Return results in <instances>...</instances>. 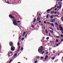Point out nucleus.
Returning <instances> with one entry per match:
<instances>
[{
  "label": "nucleus",
  "mask_w": 63,
  "mask_h": 63,
  "mask_svg": "<svg viewBox=\"0 0 63 63\" xmlns=\"http://www.w3.org/2000/svg\"><path fill=\"white\" fill-rule=\"evenodd\" d=\"M56 38H58L59 39V38H60V37L59 36H56Z\"/></svg>",
  "instance_id": "nucleus-27"
},
{
  "label": "nucleus",
  "mask_w": 63,
  "mask_h": 63,
  "mask_svg": "<svg viewBox=\"0 0 63 63\" xmlns=\"http://www.w3.org/2000/svg\"><path fill=\"white\" fill-rule=\"evenodd\" d=\"M57 13H56V12H55L54 14H56Z\"/></svg>",
  "instance_id": "nucleus-57"
},
{
  "label": "nucleus",
  "mask_w": 63,
  "mask_h": 63,
  "mask_svg": "<svg viewBox=\"0 0 63 63\" xmlns=\"http://www.w3.org/2000/svg\"><path fill=\"white\" fill-rule=\"evenodd\" d=\"M50 32H51V33H53V31L52 30H50Z\"/></svg>",
  "instance_id": "nucleus-31"
},
{
  "label": "nucleus",
  "mask_w": 63,
  "mask_h": 63,
  "mask_svg": "<svg viewBox=\"0 0 63 63\" xmlns=\"http://www.w3.org/2000/svg\"><path fill=\"white\" fill-rule=\"evenodd\" d=\"M57 8L55 9V11H56V10H57Z\"/></svg>",
  "instance_id": "nucleus-44"
},
{
  "label": "nucleus",
  "mask_w": 63,
  "mask_h": 63,
  "mask_svg": "<svg viewBox=\"0 0 63 63\" xmlns=\"http://www.w3.org/2000/svg\"><path fill=\"white\" fill-rule=\"evenodd\" d=\"M44 30L45 29V27H44Z\"/></svg>",
  "instance_id": "nucleus-61"
},
{
  "label": "nucleus",
  "mask_w": 63,
  "mask_h": 63,
  "mask_svg": "<svg viewBox=\"0 0 63 63\" xmlns=\"http://www.w3.org/2000/svg\"><path fill=\"white\" fill-rule=\"evenodd\" d=\"M48 57V56L47 55H46V56L45 57V60H47V58Z\"/></svg>",
  "instance_id": "nucleus-10"
},
{
  "label": "nucleus",
  "mask_w": 63,
  "mask_h": 63,
  "mask_svg": "<svg viewBox=\"0 0 63 63\" xmlns=\"http://www.w3.org/2000/svg\"><path fill=\"white\" fill-rule=\"evenodd\" d=\"M32 27H34V26L32 25Z\"/></svg>",
  "instance_id": "nucleus-41"
},
{
  "label": "nucleus",
  "mask_w": 63,
  "mask_h": 63,
  "mask_svg": "<svg viewBox=\"0 0 63 63\" xmlns=\"http://www.w3.org/2000/svg\"><path fill=\"white\" fill-rule=\"evenodd\" d=\"M54 16L53 15L51 16L52 17V16H55V17H56V16Z\"/></svg>",
  "instance_id": "nucleus-24"
},
{
  "label": "nucleus",
  "mask_w": 63,
  "mask_h": 63,
  "mask_svg": "<svg viewBox=\"0 0 63 63\" xmlns=\"http://www.w3.org/2000/svg\"><path fill=\"white\" fill-rule=\"evenodd\" d=\"M37 21H38L40 20V17L39 16H38L37 17Z\"/></svg>",
  "instance_id": "nucleus-9"
},
{
  "label": "nucleus",
  "mask_w": 63,
  "mask_h": 63,
  "mask_svg": "<svg viewBox=\"0 0 63 63\" xmlns=\"http://www.w3.org/2000/svg\"><path fill=\"white\" fill-rule=\"evenodd\" d=\"M60 44H61V42H59V43H58L59 45H60Z\"/></svg>",
  "instance_id": "nucleus-51"
},
{
  "label": "nucleus",
  "mask_w": 63,
  "mask_h": 63,
  "mask_svg": "<svg viewBox=\"0 0 63 63\" xmlns=\"http://www.w3.org/2000/svg\"><path fill=\"white\" fill-rule=\"evenodd\" d=\"M45 51H43L42 52H41V53H40V54H44V53H45Z\"/></svg>",
  "instance_id": "nucleus-21"
},
{
  "label": "nucleus",
  "mask_w": 63,
  "mask_h": 63,
  "mask_svg": "<svg viewBox=\"0 0 63 63\" xmlns=\"http://www.w3.org/2000/svg\"><path fill=\"white\" fill-rule=\"evenodd\" d=\"M17 22H18V23H19L20 22V21H17Z\"/></svg>",
  "instance_id": "nucleus-49"
},
{
  "label": "nucleus",
  "mask_w": 63,
  "mask_h": 63,
  "mask_svg": "<svg viewBox=\"0 0 63 63\" xmlns=\"http://www.w3.org/2000/svg\"><path fill=\"white\" fill-rule=\"evenodd\" d=\"M59 8V6H57V8Z\"/></svg>",
  "instance_id": "nucleus-54"
},
{
  "label": "nucleus",
  "mask_w": 63,
  "mask_h": 63,
  "mask_svg": "<svg viewBox=\"0 0 63 63\" xmlns=\"http://www.w3.org/2000/svg\"><path fill=\"white\" fill-rule=\"evenodd\" d=\"M63 39H62L61 40V42H63Z\"/></svg>",
  "instance_id": "nucleus-47"
},
{
  "label": "nucleus",
  "mask_w": 63,
  "mask_h": 63,
  "mask_svg": "<svg viewBox=\"0 0 63 63\" xmlns=\"http://www.w3.org/2000/svg\"><path fill=\"white\" fill-rule=\"evenodd\" d=\"M50 11V9H48V10H47V14H49V11Z\"/></svg>",
  "instance_id": "nucleus-12"
},
{
  "label": "nucleus",
  "mask_w": 63,
  "mask_h": 63,
  "mask_svg": "<svg viewBox=\"0 0 63 63\" xmlns=\"http://www.w3.org/2000/svg\"><path fill=\"white\" fill-rule=\"evenodd\" d=\"M19 49H20V46H19V47L18 48V49L17 51V52H18V51H19Z\"/></svg>",
  "instance_id": "nucleus-20"
},
{
  "label": "nucleus",
  "mask_w": 63,
  "mask_h": 63,
  "mask_svg": "<svg viewBox=\"0 0 63 63\" xmlns=\"http://www.w3.org/2000/svg\"><path fill=\"white\" fill-rule=\"evenodd\" d=\"M8 57H9V56H12L13 55V52L11 51H9L8 52Z\"/></svg>",
  "instance_id": "nucleus-3"
},
{
  "label": "nucleus",
  "mask_w": 63,
  "mask_h": 63,
  "mask_svg": "<svg viewBox=\"0 0 63 63\" xmlns=\"http://www.w3.org/2000/svg\"><path fill=\"white\" fill-rule=\"evenodd\" d=\"M9 16L10 18L13 19H12V20L13 21V24L14 25H17V21L15 19H16L15 17H14L13 16H12V15H9Z\"/></svg>",
  "instance_id": "nucleus-1"
},
{
  "label": "nucleus",
  "mask_w": 63,
  "mask_h": 63,
  "mask_svg": "<svg viewBox=\"0 0 63 63\" xmlns=\"http://www.w3.org/2000/svg\"><path fill=\"white\" fill-rule=\"evenodd\" d=\"M44 51V47L43 46H41L39 47L38 49V51L40 53H41L42 52Z\"/></svg>",
  "instance_id": "nucleus-2"
},
{
  "label": "nucleus",
  "mask_w": 63,
  "mask_h": 63,
  "mask_svg": "<svg viewBox=\"0 0 63 63\" xmlns=\"http://www.w3.org/2000/svg\"><path fill=\"white\" fill-rule=\"evenodd\" d=\"M12 59L10 61L11 62H12Z\"/></svg>",
  "instance_id": "nucleus-62"
},
{
  "label": "nucleus",
  "mask_w": 63,
  "mask_h": 63,
  "mask_svg": "<svg viewBox=\"0 0 63 63\" xmlns=\"http://www.w3.org/2000/svg\"><path fill=\"white\" fill-rule=\"evenodd\" d=\"M23 48L22 47L21 49V50H23Z\"/></svg>",
  "instance_id": "nucleus-34"
},
{
  "label": "nucleus",
  "mask_w": 63,
  "mask_h": 63,
  "mask_svg": "<svg viewBox=\"0 0 63 63\" xmlns=\"http://www.w3.org/2000/svg\"><path fill=\"white\" fill-rule=\"evenodd\" d=\"M36 20V18H34V20H33V23H34L35 22V21Z\"/></svg>",
  "instance_id": "nucleus-15"
},
{
  "label": "nucleus",
  "mask_w": 63,
  "mask_h": 63,
  "mask_svg": "<svg viewBox=\"0 0 63 63\" xmlns=\"http://www.w3.org/2000/svg\"><path fill=\"white\" fill-rule=\"evenodd\" d=\"M59 27L61 31H62V30H63V28L62 29V26H59Z\"/></svg>",
  "instance_id": "nucleus-7"
},
{
  "label": "nucleus",
  "mask_w": 63,
  "mask_h": 63,
  "mask_svg": "<svg viewBox=\"0 0 63 63\" xmlns=\"http://www.w3.org/2000/svg\"><path fill=\"white\" fill-rule=\"evenodd\" d=\"M11 51H14L15 50V47L14 46H12L11 47Z\"/></svg>",
  "instance_id": "nucleus-4"
},
{
  "label": "nucleus",
  "mask_w": 63,
  "mask_h": 63,
  "mask_svg": "<svg viewBox=\"0 0 63 63\" xmlns=\"http://www.w3.org/2000/svg\"><path fill=\"white\" fill-rule=\"evenodd\" d=\"M48 16H49V15L48 14L47 15V16H46V18H49L48 17Z\"/></svg>",
  "instance_id": "nucleus-19"
},
{
  "label": "nucleus",
  "mask_w": 63,
  "mask_h": 63,
  "mask_svg": "<svg viewBox=\"0 0 63 63\" xmlns=\"http://www.w3.org/2000/svg\"><path fill=\"white\" fill-rule=\"evenodd\" d=\"M61 20L63 21V17H62L61 18Z\"/></svg>",
  "instance_id": "nucleus-25"
},
{
  "label": "nucleus",
  "mask_w": 63,
  "mask_h": 63,
  "mask_svg": "<svg viewBox=\"0 0 63 63\" xmlns=\"http://www.w3.org/2000/svg\"><path fill=\"white\" fill-rule=\"evenodd\" d=\"M20 44V43H17V45L18 46H19V45Z\"/></svg>",
  "instance_id": "nucleus-32"
},
{
  "label": "nucleus",
  "mask_w": 63,
  "mask_h": 63,
  "mask_svg": "<svg viewBox=\"0 0 63 63\" xmlns=\"http://www.w3.org/2000/svg\"><path fill=\"white\" fill-rule=\"evenodd\" d=\"M54 11H53L52 12H51L50 14H54Z\"/></svg>",
  "instance_id": "nucleus-16"
},
{
  "label": "nucleus",
  "mask_w": 63,
  "mask_h": 63,
  "mask_svg": "<svg viewBox=\"0 0 63 63\" xmlns=\"http://www.w3.org/2000/svg\"><path fill=\"white\" fill-rule=\"evenodd\" d=\"M27 34H26V36H25V37H27Z\"/></svg>",
  "instance_id": "nucleus-55"
},
{
  "label": "nucleus",
  "mask_w": 63,
  "mask_h": 63,
  "mask_svg": "<svg viewBox=\"0 0 63 63\" xmlns=\"http://www.w3.org/2000/svg\"><path fill=\"white\" fill-rule=\"evenodd\" d=\"M11 63V61H10L9 62V63Z\"/></svg>",
  "instance_id": "nucleus-64"
},
{
  "label": "nucleus",
  "mask_w": 63,
  "mask_h": 63,
  "mask_svg": "<svg viewBox=\"0 0 63 63\" xmlns=\"http://www.w3.org/2000/svg\"><path fill=\"white\" fill-rule=\"evenodd\" d=\"M48 52H47L46 53V55H48Z\"/></svg>",
  "instance_id": "nucleus-37"
},
{
  "label": "nucleus",
  "mask_w": 63,
  "mask_h": 63,
  "mask_svg": "<svg viewBox=\"0 0 63 63\" xmlns=\"http://www.w3.org/2000/svg\"><path fill=\"white\" fill-rule=\"evenodd\" d=\"M41 25H42V26H43V24L42 23L41 24Z\"/></svg>",
  "instance_id": "nucleus-60"
},
{
  "label": "nucleus",
  "mask_w": 63,
  "mask_h": 63,
  "mask_svg": "<svg viewBox=\"0 0 63 63\" xmlns=\"http://www.w3.org/2000/svg\"><path fill=\"white\" fill-rule=\"evenodd\" d=\"M37 59H39V58H41V57H40L39 56H36V57Z\"/></svg>",
  "instance_id": "nucleus-14"
},
{
  "label": "nucleus",
  "mask_w": 63,
  "mask_h": 63,
  "mask_svg": "<svg viewBox=\"0 0 63 63\" xmlns=\"http://www.w3.org/2000/svg\"><path fill=\"white\" fill-rule=\"evenodd\" d=\"M41 59H43V57H41Z\"/></svg>",
  "instance_id": "nucleus-53"
},
{
  "label": "nucleus",
  "mask_w": 63,
  "mask_h": 63,
  "mask_svg": "<svg viewBox=\"0 0 63 63\" xmlns=\"http://www.w3.org/2000/svg\"><path fill=\"white\" fill-rule=\"evenodd\" d=\"M21 34V35L20 36H19V40H20V39H21V35H22V34L21 33H20L19 35H20Z\"/></svg>",
  "instance_id": "nucleus-11"
},
{
  "label": "nucleus",
  "mask_w": 63,
  "mask_h": 63,
  "mask_svg": "<svg viewBox=\"0 0 63 63\" xmlns=\"http://www.w3.org/2000/svg\"><path fill=\"white\" fill-rule=\"evenodd\" d=\"M45 39V37H43L42 38V39Z\"/></svg>",
  "instance_id": "nucleus-52"
},
{
  "label": "nucleus",
  "mask_w": 63,
  "mask_h": 63,
  "mask_svg": "<svg viewBox=\"0 0 63 63\" xmlns=\"http://www.w3.org/2000/svg\"><path fill=\"white\" fill-rule=\"evenodd\" d=\"M25 33H26V32H24L23 34L22 35V36H24V35H25Z\"/></svg>",
  "instance_id": "nucleus-13"
},
{
  "label": "nucleus",
  "mask_w": 63,
  "mask_h": 63,
  "mask_svg": "<svg viewBox=\"0 0 63 63\" xmlns=\"http://www.w3.org/2000/svg\"><path fill=\"white\" fill-rule=\"evenodd\" d=\"M55 24L56 25H57V26H58V24H57V23H55Z\"/></svg>",
  "instance_id": "nucleus-33"
},
{
  "label": "nucleus",
  "mask_w": 63,
  "mask_h": 63,
  "mask_svg": "<svg viewBox=\"0 0 63 63\" xmlns=\"http://www.w3.org/2000/svg\"><path fill=\"white\" fill-rule=\"evenodd\" d=\"M50 29H51V30H53V29H52L51 28V27H50L49 28Z\"/></svg>",
  "instance_id": "nucleus-30"
},
{
  "label": "nucleus",
  "mask_w": 63,
  "mask_h": 63,
  "mask_svg": "<svg viewBox=\"0 0 63 63\" xmlns=\"http://www.w3.org/2000/svg\"><path fill=\"white\" fill-rule=\"evenodd\" d=\"M59 45L58 44H57L56 45V46H58Z\"/></svg>",
  "instance_id": "nucleus-48"
},
{
  "label": "nucleus",
  "mask_w": 63,
  "mask_h": 63,
  "mask_svg": "<svg viewBox=\"0 0 63 63\" xmlns=\"http://www.w3.org/2000/svg\"><path fill=\"white\" fill-rule=\"evenodd\" d=\"M60 37H63V35H61L60 36Z\"/></svg>",
  "instance_id": "nucleus-38"
},
{
  "label": "nucleus",
  "mask_w": 63,
  "mask_h": 63,
  "mask_svg": "<svg viewBox=\"0 0 63 63\" xmlns=\"http://www.w3.org/2000/svg\"><path fill=\"white\" fill-rule=\"evenodd\" d=\"M51 22H52V23H53V22H55V19H52L51 20Z\"/></svg>",
  "instance_id": "nucleus-8"
},
{
  "label": "nucleus",
  "mask_w": 63,
  "mask_h": 63,
  "mask_svg": "<svg viewBox=\"0 0 63 63\" xmlns=\"http://www.w3.org/2000/svg\"><path fill=\"white\" fill-rule=\"evenodd\" d=\"M24 38H22V41H23V40H24Z\"/></svg>",
  "instance_id": "nucleus-45"
},
{
  "label": "nucleus",
  "mask_w": 63,
  "mask_h": 63,
  "mask_svg": "<svg viewBox=\"0 0 63 63\" xmlns=\"http://www.w3.org/2000/svg\"><path fill=\"white\" fill-rule=\"evenodd\" d=\"M59 9H61V5H60L59 6Z\"/></svg>",
  "instance_id": "nucleus-29"
},
{
  "label": "nucleus",
  "mask_w": 63,
  "mask_h": 63,
  "mask_svg": "<svg viewBox=\"0 0 63 63\" xmlns=\"http://www.w3.org/2000/svg\"><path fill=\"white\" fill-rule=\"evenodd\" d=\"M51 55H52V56H53V54H52Z\"/></svg>",
  "instance_id": "nucleus-59"
},
{
  "label": "nucleus",
  "mask_w": 63,
  "mask_h": 63,
  "mask_svg": "<svg viewBox=\"0 0 63 63\" xmlns=\"http://www.w3.org/2000/svg\"><path fill=\"white\" fill-rule=\"evenodd\" d=\"M57 7V6L56 5H55V7H53V8H56Z\"/></svg>",
  "instance_id": "nucleus-23"
},
{
  "label": "nucleus",
  "mask_w": 63,
  "mask_h": 63,
  "mask_svg": "<svg viewBox=\"0 0 63 63\" xmlns=\"http://www.w3.org/2000/svg\"><path fill=\"white\" fill-rule=\"evenodd\" d=\"M17 55V54H15L13 56L14 57H15V56H16V55Z\"/></svg>",
  "instance_id": "nucleus-26"
},
{
  "label": "nucleus",
  "mask_w": 63,
  "mask_h": 63,
  "mask_svg": "<svg viewBox=\"0 0 63 63\" xmlns=\"http://www.w3.org/2000/svg\"><path fill=\"white\" fill-rule=\"evenodd\" d=\"M60 0H57V1H60Z\"/></svg>",
  "instance_id": "nucleus-63"
},
{
  "label": "nucleus",
  "mask_w": 63,
  "mask_h": 63,
  "mask_svg": "<svg viewBox=\"0 0 63 63\" xmlns=\"http://www.w3.org/2000/svg\"><path fill=\"white\" fill-rule=\"evenodd\" d=\"M49 37H47L46 38V39H47V40H48V39H49Z\"/></svg>",
  "instance_id": "nucleus-35"
},
{
  "label": "nucleus",
  "mask_w": 63,
  "mask_h": 63,
  "mask_svg": "<svg viewBox=\"0 0 63 63\" xmlns=\"http://www.w3.org/2000/svg\"><path fill=\"white\" fill-rule=\"evenodd\" d=\"M49 36H50V33H49Z\"/></svg>",
  "instance_id": "nucleus-42"
},
{
  "label": "nucleus",
  "mask_w": 63,
  "mask_h": 63,
  "mask_svg": "<svg viewBox=\"0 0 63 63\" xmlns=\"http://www.w3.org/2000/svg\"><path fill=\"white\" fill-rule=\"evenodd\" d=\"M56 42H59V41H58V39H56Z\"/></svg>",
  "instance_id": "nucleus-22"
},
{
  "label": "nucleus",
  "mask_w": 63,
  "mask_h": 63,
  "mask_svg": "<svg viewBox=\"0 0 63 63\" xmlns=\"http://www.w3.org/2000/svg\"><path fill=\"white\" fill-rule=\"evenodd\" d=\"M47 23L48 24H49L51 25V26H52L53 27H54V24L53 23H50V22H48Z\"/></svg>",
  "instance_id": "nucleus-5"
},
{
  "label": "nucleus",
  "mask_w": 63,
  "mask_h": 63,
  "mask_svg": "<svg viewBox=\"0 0 63 63\" xmlns=\"http://www.w3.org/2000/svg\"><path fill=\"white\" fill-rule=\"evenodd\" d=\"M39 23H41V21L40 20L39 21Z\"/></svg>",
  "instance_id": "nucleus-43"
},
{
  "label": "nucleus",
  "mask_w": 63,
  "mask_h": 63,
  "mask_svg": "<svg viewBox=\"0 0 63 63\" xmlns=\"http://www.w3.org/2000/svg\"><path fill=\"white\" fill-rule=\"evenodd\" d=\"M57 30H59V29L57 28Z\"/></svg>",
  "instance_id": "nucleus-56"
},
{
  "label": "nucleus",
  "mask_w": 63,
  "mask_h": 63,
  "mask_svg": "<svg viewBox=\"0 0 63 63\" xmlns=\"http://www.w3.org/2000/svg\"><path fill=\"white\" fill-rule=\"evenodd\" d=\"M44 23L45 24H46V23H47V22L46 21L44 22Z\"/></svg>",
  "instance_id": "nucleus-40"
},
{
  "label": "nucleus",
  "mask_w": 63,
  "mask_h": 63,
  "mask_svg": "<svg viewBox=\"0 0 63 63\" xmlns=\"http://www.w3.org/2000/svg\"><path fill=\"white\" fill-rule=\"evenodd\" d=\"M37 61H36L34 62V63H37Z\"/></svg>",
  "instance_id": "nucleus-46"
},
{
  "label": "nucleus",
  "mask_w": 63,
  "mask_h": 63,
  "mask_svg": "<svg viewBox=\"0 0 63 63\" xmlns=\"http://www.w3.org/2000/svg\"><path fill=\"white\" fill-rule=\"evenodd\" d=\"M59 54H59V53L58 54V56H59Z\"/></svg>",
  "instance_id": "nucleus-58"
},
{
  "label": "nucleus",
  "mask_w": 63,
  "mask_h": 63,
  "mask_svg": "<svg viewBox=\"0 0 63 63\" xmlns=\"http://www.w3.org/2000/svg\"><path fill=\"white\" fill-rule=\"evenodd\" d=\"M56 52V51H55V50H53V53H55Z\"/></svg>",
  "instance_id": "nucleus-28"
},
{
  "label": "nucleus",
  "mask_w": 63,
  "mask_h": 63,
  "mask_svg": "<svg viewBox=\"0 0 63 63\" xmlns=\"http://www.w3.org/2000/svg\"><path fill=\"white\" fill-rule=\"evenodd\" d=\"M53 9V8H52L50 9V10H51V9Z\"/></svg>",
  "instance_id": "nucleus-50"
},
{
  "label": "nucleus",
  "mask_w": 63,
  "mask_h": 63,
  "mask_svg": "<svg viewBox=\"0 0 63 63\" xmlns=\"http://www.w3.org/2000/svg\"><path fill=\"white\" fill-rule=\"evenodd\" d=\"M45 32L46 34H47L48 33V32L47 31V29L45 30Z\"/></svg>",
  "instance_id": "nucleus-18"
},
{
  "label": "nucleus",
  "mask_w": 63,
  "mask_h": 63,
  "mask_svg": "<svg viewBox=\"0 0 63 63\" xmlns=\"http://www.w3.org/2000/svg\"><path fill=\"white\" fill-rule=\"evenodd\" d=\"M50 18H53V17L51 16V17H50Z\"/></svg>",
  "instance_id": "nucleus-39"
},
{
  "label": "nucleus",
  "mask_w": 63,
  "mask_h": 63,
  "mask_svg": "<svg viewBox=\"0 0 63 63\" xmlns=\"http://www.w3.org/2000/svg\"><path fill=\"white\" fill-rule=\"evenodd\" d=\"M6 3L7 4H11V3L9 2V1H8L7 2H6Z\"/></svg>",
  "instance_id": "nucleus-17"
},
{
  "label": "nucleus",
  "mask_w": 63,
  "mask_h": 63,
  "mask_svg": "<svg viewBox=\"0 0 63 63\" xmlns=\"http://www.w3.org/2000/svg\"><path fill=\"white\" fill-rule=\"evenodd\" d=\"M9 46L10 47H13L14 46V45H13V43L12 42H11L9 43Z\"/></svg>",
  "instance_id": "nucleus-6"
},
{
  "label": "nucleus",
  "mask_w": 63,
  "mask_h": 63,
  "mask_svg": "<svg viewBox=\"0 0 63 63\" xmlns=\"http://www.w3.org/2000/svg\"><path fill=\"white\" fill-rule=\"evenodd\" d=\"M55 58V57H53L52 59V60H54V59Z\"/></svg>",
  "instance_id": "nucleus-36"
}]
</instances>
